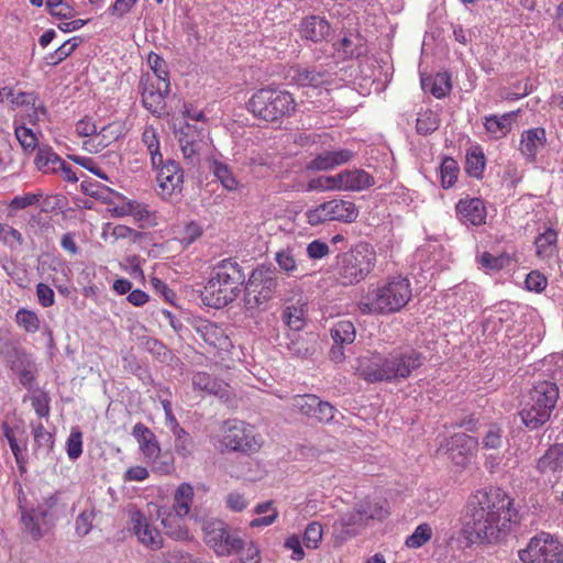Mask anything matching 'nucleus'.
Segmentation results:
<instances>
[{"label": "nucleus", "mask_w": 563, "mask_h": 563, "mask_svg": "<svg viewBox=\"0 0 563 563\" xmlns=\"http://www.w3.org/2000/svg\"><path fill=\"white\" fill-rule=\"evenodd\" d=\"M205 540L219 555H229L243 549L244 542L236 534H232L221 520L208 521L203 526Z\"/></svg>", "instance_id": "14"}, {"label": "nucleus", "mask_w": 563, "mask_h": 563, "mask_svg": "<svg viewBox=\"0 0 563 563\" xmlns=\"http://www.w3.org/2000/svg\"><path fill=\"white\" fill-rule=\"evenodd\" d=\"M97 511L95 508H91L89 510L81 511L77 518H76V533L79 537L87 536L92 527H93V520L96 518Z\"/></svg>", "instance_id": "59"}, {"label": "nucleus", "mask_w": 563, "mask_h": 563, "mask_svg": "<svg viewBox=\"0 0 563 563\" xmlns=\"http://www.w3.org/2000/svg\"><path fill=\"white\" fill-rule=\"evenodd\" d=\"M341 190L362 191L375 184L374 177L361 168L340 172Z\"/></svg>", "instance_id": "26"}, {"label": "nucleus", "mask_w": 563, "mask_h": 563, "mask_svg": "<svg viewBox=\"0 0 563 563\" xmlns=\"http://www.w3.org/2000/svg\"><path fill=\"white\" fill-rule=\"evenodd\" d=\"M329 216L330 212L327 201L320 203L314 209H309L306 211L307 222L312 227H317L327 221H331V218H329Z\"/></svg>", "instance_id": "61"}, {"label": "nucleus", "mask_w": 563, "mask_h": 563, "mask_svg": "<svg viewBox=\"0 0 563 563\" xmlns=\"http://www.w3.org/2000/svg\"><path fill=\"white\" fill-rule=\"evenodd\" d=\"M124 126L121 122H111L104 125L99 132V145L104 148L123 135Z\"/></svg>", "instance_id": "54"}, {"label": "nucleus", "mask_w": 563, "mask_h": 563, "mask_svg": "<svg viewBox=\"0 0 563 563\" xmlns=\"http://www.w3.org/2000/svg\"><path fill=\"white\" fill-rule=\"evenodd\" d=\"M191 383L196 390L207 391L208 394L214 395L219 398H229V385L223 380L211 376L207 372L195 373Z\"/></svg>", "instance_id": "27"}, {"label": "nucleus", "mask_w": 563, "mask_h": 563, "mask_svg": "<svg viewBox=\"0 0 563 563\" xmlns=\"http://www.w3.org/2000/svg\"><path fill=\"white\" fill-rule=\"evenodd\" d=\"M159 187L173 194L175 191L181 192L184 184V169L179 162L167 158L162 168L158 169L156 176Z\"/></svg>", "instance_id": "20"}, {"label": "nucleus", "mask_w": 563, "mask_h": 563, "mask_svg": "<svg viewBox=\"0 0 563 563\" xmlns=\"http://www.w3.org/2000/svg\"><path fill=\"white\" fill-rule=\"evenodd\" d=\"M80 188L85 195L90 196L95 199H99L109 205L113 203V197H117L118 199H124V197L121 194L112 190L111 188L107 187L106 185L97 184L96 190H89L88 186H87V181H82L80 184Z\"/></svg>", "instance_id": "49"}, {"label": "nucleus", "mask_w": 563, "mask_h": 563, "mask_svg": "<svg viewBox=\"0 0 563 563\" xmlns=\"http://www.w3.org/2000/svg\"><path fill=\"white\" fill-rule=\"evenodd\" d=\"M137 441L142 453L147 460H155L161 453V446L154 432L142 422H137L131 433Z\"/></svg>", "instance_id": "24"}, {"label": "nucleus", "mask_w": 563, "mask_h": 563, "mask_svg": "<svg viewBox=\"0 0 563 563\" xmlns=\"http://www.w3.org/2000/svg\"><path fill=\"white\" fill-rule=\"evenodd\" d=\"M15 137L25 152L34 151L37 146V137L32 129L23 122L21 125H15Z\"/></svg>", "instance_id": "56"}, {"label": "nucleus", "mask_w": 563, "mask_h": 563, "mask_svg": "<svg viewBox=\"0 0 563 563\" xmlns=\"http://www.w3.org/2000/svg\"><path fill=\"white\" fill-rule=\"evenodd\" d=\"M62 157L56 154L52 147L45 145L40 146L34 158V164L36 168L43 173H57V167Z\"/></svg>", "instance_id": "38"}, {"label": "nucleus", "mask_w": 563, "mask_h": 563, "mask_svg": "<svg viewBox=\"0 0 563 563\" xmlns=\"http://www.w3.org/2000/svg\"><path fill=\"white\" fill-rule=\"evenodd\" d=\"M319 397L311 394L298 395L294 398V407L302 415L313 418Z\"/></svg>", "instance_id": "55"}, {"label": "nucleus", "mask_w": 563, "mask_h": 563, "mask_svg": "<svg viewBox=\"0 0 563 563\" xmlns=\"http://www.w3.org/2000/svg\"><path fill=\"white\" fill-rule=\"evenodd\" d=\"M327 202L330 212L329 218H331V221L351 223L358 217V209L352 201L334 199Z\"/></svg>", "instance_id": "33"}, {"label": "nucleus", "mask_w": 563, "mask_h": 563, "mask_svg": "<svg viewBox=\"0 0 563 563\" xmlns=\"http://www.w3.org/2000/svg\"><path fill=\"white\" fill-rule=\"evenodd\" d=\"M424 356L412 347L396 349L387 355L373 354L360 361L357 373L369 384L395 383L407 379L412 371L422 366Z\"/></svg>", "instance_id": "2"}, {"label": "nucleus", "mask_w": 563, "mask_h": 563, "mask_svg": "<svg viewBox=\"0 0 563 563\" xmlns=\"http://www.w3.org/2000/svg\"><path fill=\"white\" fill-rule=\"evenodd\" d=\"M245 277L244 268L234 258L220 261L200 291L202 303L214 309L230 305L240 296Z\"/></svg>", "instance_id": "3"}, {"label": "nucleus", "mask_w": 563, "mask_h": 563, "mask_svg": "<svg viewBox=\"0 0 563 563\" xmlns=\"http://www.w3.org/2000/svg\"><path fill=\"white\" fill-rule=\"evenodd\" d=\"M558 232L551 228H548L543 233H540L534 240L537 255L542 258L551 257L554 254Z\"/></svg>", "instance_id": "42"}, {"label": "nucleus", "mask_w": 563, "mask_h": 563, "mask_svg": "<svg viewBox=\"0 0 563 563\" xmlns=\"http://www.w3.org/2000/svg\"><path fill=\"white\" fill-rule=\"evenodd\" d=\"M536 470L542 474H558L563 471V443L551 444L536 464Z\"/></svg>", "instance_id": "25"}, {"label": "nucleus", "mask_w": 563, "mask_h": 563, "mask_svg": "<svg viewBox=\"0 0 563 563\" xmlns=\"http://www.w3.org/2000/svg\"><path fill=\"white\" fill-rule=\"evenodd\" d=\"M0 357L22 387L29 391L34 390L40 372L38 365L34 354L29 352L19 339L0 335Z\"/></svg>", "instance_id": "8"}, {"label": "nucleus", "mask_w": 563, "mask_h": 563, "mask_svg": "<svg viewBox=\"0 0 563 563\" xmlns=\"http://www.w3.org/2000/svg\"><path fill=\"white\" fill-rule=\"evenodd\" d=\"M558 399L559 387L556 383L550 380L536 382L519 411L522 424L530 431L541 429L549 422Z\"/></svg>", "instance_id": "6"}, {"label": "nucleus", "mask_w": 563, "mask_h": 563, "mask_svg": "<svg viewBox=\"0 0 563 563\" xmlns=\"http://www.w3.org/2000/svg\"><path fill=\"white\" fill-rule=\"evenodd\" d=\"M432 537V529L429 523H420L415 531L407 537L405 544L409 549H419L430 541Z\"/></svg>", "instance_id": "50"}, {"label": "nucleus", "mask_w": 563, "mask_h": 563, "mask_svg": "<svg viewBox=\"0 0 563 563\" xmlns=\"http://www.w3.org/2000/svg\"><path fill=\"white\" fill-rule=\"evenodd\" d=\"M367 527V522H365L361 515L354 509L351 512L345 514L339 520L333 523V538L336 544H342L343 542L350 540L353 537L360 534L362 529Z\"/></svg>", "instance_id": "18"}, {"label": "nucleus", "mask_w": 563, "mask_h": 563, "mask_svg": "<svg viewBox=\"0 0 563 563\" xmlns=\"http://www.w3.org/2000/svg\"><path fill=\"white\" fill-rule=\"evenodd\" d=\"M334 343L350 345L355 341L356 330L350 320L338 321L330 330Z\"/></svg>", "instance_id": "41"}, {"label": "nucleus", "mask_w": 563, "mask_h": 563, "mask_svg": "<svg viewBox=\"0 0 563 563\" xmlns=\"http://www.w3.org/2000/svg\"><path fill=\"white\" fill-rule=\"evenodd\" d=\"M275 261L282 272H284L287 276H295V274L299 271L298 261L295 255V250L292 247H286L279 250L275 254Z\"/></svg>", "instance_id": "44"}, {"label": "nucleus", "mask_w": 563, "mask_h": 563, "mask_svg": "<svg viewBox=\"0 0 563 563\" xmlns=\"http://www.w3.org/2000/svg\"><path fill=\"white\" fill-rule=\"evenodd\" d=\"M298 32L302 40L317 44L327 41L331 25L324 16L312 14L300 21Z\"/></svg>", "instance_id": "19"}, {"label": "nucleus", "mask_w": 563, "mask_h": 563, "mask_svg": "<svg viewBox=\"0 0 563 563\" xmlns=\"http://www.w3.org/2000/svg\"><path fill=\"white\" fill-rule=\"evenodd\" d=\"M545 142V130L543 128L527 130L521 135L520 152L528 161L534 162L539 150L544 147Z\"/></svg>", "instance_id": "28"}, {"label": "nucleus", "mask_w": 563, "mask_h": 563, "mask_svg": "<svg viewBox=\"0 0 563 563\" xmlns=\"http://www.w3.org/2000/svg\"><path fill=\"white\" fill-rule=\"evenodd\" d=\"M279 287L278 271L272 264L257 265L245 278L244 308L249 312L264 310Z\"/></svg>", "instance_id": "9"}, {"label": "nucleus", "mask_w": 563, "mask_h": 563, "mask_svg": "<svg viewBox=\"0 0 563 563\" xmlns=\"http://www.w3.org/2000/svg\"><path fill=\"white\" fill-rule=\"evenodd\" d=\"M296 108L292 93L276 86L257 89L246 102L247 111L266 123H280L285 118H290Z\"/></svg>", "instance_id": "4"}, {"label": "nucleus", "mask_w": 563, "mask_h": 563, "mask_svg": "<svg viewBox=\"0 0 563 563\" xmlns=\"http://www.w3.org/2000/svg\"><path fill=\"white\" fill-rule=\"evenodd\" d=\"M461 533L471 544H493L503 540L511 523L519 522L514 499L499 487L472 494L463 507Z\"/></svg>", "instance_id": "1"}, {"label": "nucleus", "mask_w": 563, "mask_h": 563, "mask_svg": "<svg viewBox=\"0 0 563 563\" xmlns=\"http://www.w3.org/2000/svg\"><path fill=\"white\" fill-rule=\"evenodd\" d=\"M410 298V282L404 277H395L368 290L360 300L358 309L364 314H390L400 311Z\"/></svg>", "instance_id": "5"}, {"label": "nucleus", "mask_w": 563, "mask_h": 563, "mask_svg": "<svg viewBox=\"0 0 563 563\" xmlns=\"http://www.w3.org/2000/svg\"><path fill=\"white\" fill-rule=\"evenodd\" d=\"M318 343L316 333H294L287 343L288 351L297 357L307 358L314 354Z\"/></svg>", "instance_id": "30"}, {"label": "nucleus", "mask_w": 563, "mask_h": 563, "mask_svg": "<svg viewBox=\"0 0 563 563\" xmlns=\"http://www.w3.org/2000/svg\"><path fill=\"white\" fill-rule=\"evenodd\" d=\"M322 526L317 521L310 522L303 532L305 545L310 549H317L322 539Z\"/></svg>", "instance_id": "62"}, {"label": "nucleus", "mask_w": 563, "mask_h": 563, "mask_svg": "<svg viewBox=\"0 0 563 563\" xmlns=\"http://www.w3.org/2000/svg\"><path fill=\"white\" fill-rule=\"evenodd\" d=\"M183 517L177 515H168L162 519L165 533L174 540H187L189 538L188 530L181 525Z\"/></svg>", "instance_id": "47"}, {"label": "nucleus", "mask_w": 563, "mask_h": 563, "mask_svg": "<svg viewBox=\"0 0 563 563\" xmlns=\"http://www.w3.org/2000/svg\"><path fill=\"white\" fill-rule=\"evenodd\" d=\"M59 496L60 494L56 492L44 498L36 508L29 510L20 506L22 522L33 539L40 540L64 514L66 506L60 503Z\"/></svg>", "instance_id": "10"}, {"label": "nucleus", "mask_w": 563, "mask_h": 563, "mask_svg": "<svg viewBox=\"0 0 563 563\" xmlns=\"http://www.w3.org/2000/svg\"><path fill=\"white\" fill-rule=\"evenodd\" d=\"M221 444L228 451L251 454L261 448L254 427L242 420H228L224 423Z\"/></svg>", "instance_id": "12"}, {"label": "nucleus", "mask_w": 563, "mask_h": 563, "mask_svg": "<svg viewBox=\"0 0 563 563\" xmlns=\"http://www.w3.org/2000/svg\"><path fill=\"white\" fill-rule=\"evenodd\" d=\"M194 330L212 349L229 351L232 346V342L224 330L214 322L198 320L194 323Z\"/></svg>", "instance_id": "17"}, {"label": "nucleus", "mask_w": 563, "mask_h": 563, "mask_svg": "<svg viewBox=\"0 0 563 563\" xmlns=\"http://www.w3.org/2000/svg\"><path fill=\"white\" fill-rule=\"evenodd\" d=\"M333 46L344 59L360 58L367 54L366 40L357 31L344 32Z\"/></svg>", "instance_id": "21"}, {"label": "nucleus", "mask_w": 563, "mask_h": 563, "mask_svg": "<svg viewBox=\"0 0 563 563\" xmlns=\"http://www.w3.org/2000/svg\"><path fill=\"white\" fill-rule=\"evenodd\" d=\"M506 442L504 428L497 423H487L482 431L479 444L483 450L499 451Z\"/></svg>", "instance_id": "34"}, {"label": "nucleus", "mask_w": 563, "mask_h": 563, "mask_svg": "<svg viewBox=\"0 0 563 563\" xmlns=\"http://www.w3.org/2000/svg\"><path fill=\"white\" fill-rule=\"evenodd\" d=\"M478 263L485 269L498 272L509 265L510 256L506 253L495 256L489 252H484L479 255Z\"/></svg>", "instance_id": "51"}, {"label": "nucleus", "mask_w": 563, "mask_h": 563, "mask_svg": "<svg viewBox=\"0 0 563 563\" xmlns=\"http://www.w3.org/2000/svg\"><path fill=\"white\" fill-rule=\"evenodd\" d=\"M147 64L155 75V77H153L154 80L169 82L168 67L161 55L151 52L147 56Z\"/></svg>", "instance_id": "53"}, {"label": "nucleus", "mask_w": 563, "mask_h": 563, "mask_svg": "<svg viewBox=\"0 0 563 563\" xmlns=\"http://www.w3.org/2000/svg\"><path fill=\"white\" fill-rule=\"evenodd\" d=\"M210 170L214 175V177L221 183L222 187L229 191H234L238 189L239 181L233 175L230 166L221 161L212 159L210 162Z\"/></svg>", "instance_id": "39"}, {"label": "nucleus", "mask_w": 563, "mask_h": 563, "mask_svg": "<svg viewBox=\"0 0 563 563\" xmlns=\"http://www.w3.org/2000/svg\"><path fill=\"white\" fill-rule=\"evenodd\" d=\"M48 13L60 20H67L75 16V10L64 0H46Z\"/></svg>", "instance_id": "60"}, {"label": "nucleus", "mask_w": 563, "mask_h": 563, "mask_svg": "<svg viewBox=\"0 0 563 563\" xmlns=\"http://www.w3.org/2000/svg\"><path fill=\"white\" fill-rule=\"evenodd\" d=\"M15 322L27 333H35L40 329V318L36 312L20 308L15 313Z\"/></svg>", "instance_id": "48"}, {"label": "nucleus", "mask_w": 563, "mask_h": 563, "mask_svg": "<svg viewBox=\"0 0 563 563\" xmlns=\"http://www.w3.org/2000/svg\"><path fill=\"white\" fill-rule=\"evenodd\" d=\"M67 455L71 461L77 460L82 454V433L78 429L71 430L66 442Z\"/></svg>", "instance_id": "64"}, {"label": "nucleus", "mask_w": 563, "mask_h": 563, "mask_svg": "<svg viewBox=\"0 0 563 563\" xmlns=\"http://www.w3.org/2000/svg\"><path fill=\"white\" fill-rule=\"evenodd\" d=\"M354 509L367 526L371 520L383 521L389 515L386 500L364 499L357 503Z\"/></svg>", "instance_id": "31"}, {"label": "nucleus", "mask_w": 563, "mask_h": 563, "mask_svg": "<svg viewBox=\"0 0 563 563\" xmlns=\"http://www.w3.org/2000/svg\"><path fill=\"white\" fill-rule=\"evenodd\" d=\"M175 452L183 459L189 457L196 448L192 437L183 427L173 432Z\"/></svg>", "instance_id": "43"}, {"label": "nucleus", "mask_w": 563, "mask_h": 563, "mask_svg": "<svg viewBox=\"0 0 563 563\" xmlns=\"http://www.w3.org/2000/svg\"><path fill=\"white\" fill-rule=\"evenodd\" d=\"M32 434L34 438V451H44L48 455L54 448L55 437L52 432L47 431L42 422L30 423Z\"/></svg>", "instance_id": "37"}, {"label": "nucleus", "mask_w": 563, "mask_h": 563, "mask_svg": "<svg viewBox=\"0 0 563 563\" xmlns=\"http://www.w3.org/2000/svg\"><path fill=\"white\" fill-rule=\"evenodd\" d=\"M439 129L438 115L431 110L420 114L416 120V131L419 135L427 136Z\"/></svg>", "instance_id": "52"}, {"label": "nucleus", "mask_w": 563, "mask_h": 563, "mask_svg": "<svg viewBox=\"0 0 563 563\" xmlns=\"http://www.w3.org/2000/svg\"><path fill=\"white\" fill-rule=\"evenodd\" d=\"M376 253L366 242H360L346 252L339 253L332 265L333 275L342 286L356 285L374 269Z\"/></svg>", "instance_id": "7"}, {"label": "nucleus", "mask_w": 563, "mask_h": 563, "mask_svg": "<svg viewBox=\"0 0 563 563\" xmlns=\"http://www.w3.org/2000/svg\"><path fill=\"white\" fill-rule=\"evenodd\" d=\"M479 446V440L464 432L454 433L441 449L445 450L450 460L457 466L466 467Z\"/></svg>", "instance_id": "15"}, {"label": "nucleus", "mask_w": 563, "mask_h": 563, "mask_svg": "<svg viewBox=\"0 0 563 563\" xmlns=\"http://www.w3.org/2000/svg\"><path fill=\"white\" fill-rule=\"evenodd\" d=\"M139 345L153 355L161 363H169L173 358L172 351L158 339L143 335L139 339Z\"/></svg>", "instance_id": "36"}, {"label": "nucleus", "mask_w": 563, "mask_h": 563, "mask_svg": "<svg viewBox=\"0 0 563 563\" xmlns=\"http://www.w3.org/2000/svg\"><path fill=\"white\" fill-rule=\"evenodd\" d=\"M194 498V488L190 484L179 485L174 497V510L178 517H185L189 514Z\"/></svg>", "instance_id": "40"}, {"label": "nucleus", "mask_w": 563, "mask_h": 563, "mask_svg": "<svg viewBox=\"0 0 563 563\" xmlns=\"http://www.w3.org/2000/svg\"><path fill=\"white\" fill-rule=\"evenodd\" d=\"M520 110L510 111L501 117L496 114H492L485 118V129L492 134L495 139H500L506 136L507 133L511 130V121L515 120Z\"/></svg>", "instance_id": "32"}, {"label": "nucleus", "mask_w": 563, "mask_h": 563, "mask_svg": "<svg viewBox=\"0 0 563 563\" xmlns=\"http://www.w3.org/2000/svg\"><path fill=\"white\" fill-rule=\"evenodd\" d=\"M161 82L154 80L150 74H144L137 86L142 106L156 118L166 113L165 100L170 92V82H163V87Z\"/></svg>", "instance_id": "13"}, {"label": "nucleus", "mask_w": 563, "mask_h": 563, "mask_svg": "<svg viewBox=\"0 0 563 563\" xmlns=\"http://www.w3.org/2000/svg\"><path fill=\"white\" fill-rule=\"evenodd\" d=\"M486 158L481 148L476 147L466 154L465 172L475 178H481L485 169Z\"/></svg>", "instance_id": "46"}, {"label": "nucleus", "mask_w": 563, "mask_h": 563, "mask_svg": "<svg viewBox=\"0 0 563 563\" xmlns=\"http://www.w3.org/2000/svg\"><path fill=\"white\" fill-rule=\"evenodd\" d=\"M133 531L141 543L153 550L162 548V537L157 529L153 528L146 517L141 511H134L131 515Z\"/></svg>", "instance_id": "23"}, {"label": "nucleus", "mask_w": 563, "mask_h": 563, "mask_svg": "<svg viewBox=\"0 0 563 563\" xmlns=\"http://www.w3.org/2000/svg\"><path fill=\"white\" fill-rule=\"evenodd\" d=\"M355 153L347 148L324 151L311 159L307 168L310 170H329L350 162Z\"/></svg>", "instance_id": "22"}, {"label": "nucleus", "mask_w": 563, "mask_h": 563, "mask_svg": "<svg viewBox=\"0 0 563 563\" xmlns=\"http://www.w3.org/2000/svg\"><path fill=\"white\" fill-rule=\"evenodd\" d=\"M330 74L317 67H298L294 70L292 80L300 87L318 88L329 82Z\"/></svg>", "instance_id": "29"}, {"label": "nucleus", "mask_w": 563, "mask_h": 563, "mask_svg": "<svg viewBox=\"0 0 563 563\" xmlns=\"http://www.w3.org/2000/svg\"><path fill=\"white\" fill-rule=\"evenodd\" d=\"M460 168L457 162L450 156H445L440 165V177L442 188L449 189L453 187L457 180Z\"/></svg>", "instance_id": "45"}, {"label": "nucleus", "mask_w": 563, "mask_h": 563, "mask_svg": "<svg viewBox=\"0 0 563 563\" xmlns=\"http://www.w3.org/2000/svg\"><path fill=\"white\" fill-rule=\"evenodd\" d=\"M32 408L34 409L35 413L40 418H48L49 416V402L51 397L47 391L38 390V394L33 395L32 398Z\"/></svg>", "instance_id": "63"}, {"label": "nucleus", "mask_w": 563, "mask_h": 563, "mask_svg": "<svg viewBox=\"0 0 563 563\" xmlns=\"http://www.w3.org/2000/svg\"><path fill=\"white\" fill-rule=\"evenodd\" d=\"M0 241L11 250H15L24 243L22 234L16 229L5 223H0Z\"/></svg>", "instance_id": "58"}, {"label": "nucleus", "mask_w": 563, "mask_h": 563, "mask_svg": "<svg viewBox=\"0 0 563 563\" xmlns=\"http://www.w3.org/2000/svg\"><path fill=\"white\" fill-rule=\"evenodd\" d=\"M421 87L424 91H430L438 99L444 98L451 90V77L444 73H438L434 77L421 78Z\"/></svg>", "instance_id": "35"}, {"label": "nucleus", "mask_w": 563, "mask_h": 563, "mask_svg": "<svg viewBox=\"0 0 563 563\" xmlns=\"http://www.w3.org/2000/svg\"><path fill=\"white\" fill-rule=\"evenodd\" d=\"M340 173L332 176H319L308 184L310 190H341Z\"/></svg>", "instance_id": "57"}, {"label": "nucleus", "mask_w": 563, "mask_h": 563, "mask_svg": "<svg viewBox=\"0 0 563 563\" xmlns=\"http://www.w3.org/2000/svg\"><path fill=\"white\" fill-rule=\"evenodd\" d=\"M455 214L464 225L479 227L486 221V205L483 199L466 195L455 205Z\"/></svg>", "instance_id": "16"}, {"label": "nucleus", "mask_w": 563, "mask_h": 563, "mask_svg": "<svg viewBox=\"0 0 563 563\" xmlns=\"http://www.w3.org/2000/svg\"><path fill=\"white\" fill-rule=\"evenodd\" d=\"M518 558L522 563H563V542L550 532L541 531L518 551Z\"/></svg>", "instance_id": "11"}]
</instances>
